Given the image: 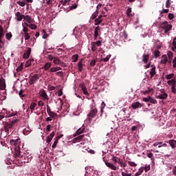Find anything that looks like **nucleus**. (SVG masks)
<instances>
[{
    "mask_svg": "<svg viewBox=\"0 0 176 176\" xmlns=\"http://www.w3.org/2000/svg\"><path fill=\"white\" fill-rule=\"evenodd\" d=\"M159 28L160 31H163V30H164V34H167V32L173 28V25L168 24V22L167 21H164L160 25Z\"/></svg>",
    "mask_w": 176,
    "mask_h": 176,
    "instance_id": "obj_1",
    "label": "nucleus"
},
{
    "mask_svg": "<svg viewBox=\"0 0 176 176\" xmlns=\"http://www.w3.org/2000/svg\"><path fill=\"white\" fill-rule=\"evenodd\" d=\"M98 112L97 108H91L89 113L87 114V120L91 122V120L94 118L95 116H97Z\"/></svg>",
    "mask_w": 176,
    "mask_h": 176,
    "instance_id": "obj_2",
    "label": "nucleus"
},
{
    "mask_svg": "<svg viewBox=\"0 0 176 176\" xmlns=\"http://www.w3.org/2000/svg\"><path fill=\"white\" fill-rule=\"evenodd\" d=\"M40 76L38 74H35L33 76L30 77L29 84L30 85H35L38 80H39Z\"/></svg>",
    "mask_w": 176,
    "mask_h": 176,
    "instance_id": "obj_3",
    "label": "nucleus"
},
{
    "mask_svg": "<svg viewBox=\"0 0 176 176\" xmlns=\"http://www.w3.org/2000/svg\"><path fill=\"white\" fill-rule=\"evenodd\" d=\"M53 63L55 65H60V67H63L64 68L68 67L65 63L60 61L58 58H54Z\"/></svg>",
    "mask_w": 176,
    "mask_h": 176,
    "instance_id": "obj_4",
    "label": "nucleus"
},
{
    "mask_svg": "<svg viewBox=\"0 0 176 176\" xmlns=\"http://www.w3.org/2000/svg\"><path fill=\"white\" fill-rule=\"evenodd\" d=\"M102 160L104 162L106 166H107L109 168H111V170H113L114 171L118 170V168L113 164L105 161V157H102Z\"/></svg>",
    "mask_w": 176,
    "mask_h": 176,
    "instance_id": "obj_5",
    "label": "nucleus"
},
{
    "mask_svg": "<svg viewBox=\"0 0 176 176\" xmlns=\"http://www.w3.org/2000/svg\"><path fill=\"white\" fill-rule=\"evenodd\" d=\"M64 135L61 134L58 135L56 138H54V144L52 146V148L53 149H54L56 146H57V144H58V140H60V138H62V137H63Z\"/></svg>",
    "mask_w": 176,
    "mask_h": 176,
    "instance_id": "obj_6",
    "label": "nucleus"
},
{
    "mask_svg": "<svg viewBox=\"0 0 176 176\" xmlns=\"http://www.w3.org/2000/svg\"><path fill=\"white\" fill-rule=\"evenodd\" d=\"M80 87L81 90H82L85 96H89V92L87 91V88L86 87V85H85V83L83 82L80 83Z\"/></svg>",
    "mask_w": 176,
    "mask_h": 176,
    "instance_id": "obj_7",
    "label": "nucleus"
},
{
    "mask_svg": "<svg viewBox=\"0 0 176 176\" xmlns=\"http://www.w3.org/2000/svg\"><path fill=\"white\" fill-rule=\"evenodd\" d=\"M167 83L168 85V86L170 87V89H173V87H176V80H175V78L169 80L167 81Z\"/></svg>",
    "mask_w": 176,
    "mask_h": 176,
    "instance_id": "obj_8",
    "label": "nucleus"
},
{
    "mask_svg": "<svg viewBox=\"0 0 176 176\" xmlns=\"http://www.w3.org/2000/svg\"><path fill=\"white\" fill-rule=\"evenodd\" d=\"M84 137H85V135H80L79 136L74 138L72 140L73 143L76 144V142H80V141L83 140Z\"/></svg>",
    "mask_w": 176,
    "mask_h": 176,
    "instance_id": "obj_9",
    "label": "nucleus"
},
{
    "mask_svg": "<svg viewBox=\"0 0 176 176\" xmlns=\"http://www.w3.org/2000/svg\"><path fill=\"white\" fill-rule=\"evenodd\" d=\"M168 61V59L167 58V55L166 54L162 55V56L161 57L160 64H163L164 65H166Z\"/></svg>",
    "mask_w": 176,
    "mask_h": 176,
    "instance_id": "obj_10",
    "label": "nucleus"
},
{
    "mask_svg": "<svg viewBox=\"0 0 176 176\" xmlns=\"http://www.w3.org/2000/svg\"><path fill=\"white\" fill-rule=\"evenodd\" d=\"M167 97H168V94H167V93L160 94L156 96L159 100H167Z\"/></svg>",
    "mask_w": 176,
    "mask_h": 176,
    "instance_id": "obj_11",
    "label": "nucleus"
},
{
    "mask_svg": "<svg viewBox=\"0 0 176 176\" xmlns=\"http://www.w3.org/2000/svg\"><path fill=\"white\" fill-rule=\"evenodd\" d=\"M101 31V27L97 26L94 30V39L95 41L97 40V38H98V32Z\"/></svg>",
    "mask_w": 176,
    "mask_h": 176,
    "instance_id": "obj_12",
    "label": "nucleus"
},
{
    "mask_svg": "<svg viewBox=\"0 0 176 176\" xmlns=\"http://www.w3.org/2000/svg\"><path fill=\"white\" fill-rule=\"evenodd\" d=\"M31 47H28V50L23 54V58H30V56H31Z\"/></svg>",
    "mask_w": 176,
    "mask_h": 176,
    "instance_id": "obj_13",
    "label": "nucleus"
},
{
    "mask_svg": "<svg viewBox=\"0 0 176 176\" xmlns=\"http://www.w3.org/2000/svg\"><path fill=\"white\" fill-rule=\"evenodd\" d=\"M15 16L16 17L17 21H21L23 20V19H24V14H21V12H17L15 14Z\"/></svg>",
    "mask_w": 176,
    "mask_h": 176,
    "instance_id": "obj_14",
    "label": "nucleus"
},
{
    "mask_svg": "<svg viewBox=\"0 0 176 176\" xmlns=\"http://www.w3.org/2000/svg\"><path fill=\"white\" fill-rule=\"evenodd\" d=\"M151 67H152V69L150 71V75L151 79H152V78H153V76L156 75V67L153 66V65H152Z\"/></svg>",
    "mask_w": 176,
    "mask_h": 176,
    "instance_id": "obj_15",
    "label": "nucleus"
},
{
    "mask_svg": "<svg viewBox=\"0 0 176 176\" xmlns=\"http://www.w3.org/2000/svg\"><path fill=\"white\" fill-rule=\"evenodd\" d=\"M131 107L133 109H137V108H141L142 107V104L140 103L139 102H133L131 104Z\"/></svg>",
    "mask_w": 176,
    "mask_h": 176,
    "instance_id": "obj_16",
    "label": "nucleus"
},
{
    "mask_svg": "<svg viewBox=\"0 0 176 176\" xmlns=\"http://www.w3.org/2000/svg\"><path fill=\"white\" fill-rule=\"evenodd\" d=\"M54 137V133H51L50 135L47 136L46 142L47 144H50V142H52V140H53Z\"/></svg>",
    "mask_w": 176,
    "mask_h": 176,
    "instance_id": "obj_17",
    "label": "nucleus"
},
{
    "mask_svg": "<svg viewBox=\"0 0 176 176\" xmlns=\"http://www.w3.org/2000/svg\"><path fill=\"white\" fill-rule=\"evenodd\" d=\"M6 89V85L5 84V80L0 78V89L5 90Z\"/></svg>",
    "mask_w": 176,
    "mask_h": 176,
    "instance_id": "obj_18",
    "label": "nucleus"
},
{
    "mask_svg": "<svg viewBox=\"0 0 176 176\" xmlns=\"http://www.w3.org/2000/svg\"><path fill=\"white\" fill-rule=\"evenodd\" d=\"M168 144L170 145L172 149H174L176 148V140H170L168 141Z\"/></svg>",
    "mask_w": 176,
    "mask_h": 176,
    "instance_id": "obj_19",
    "label": "nucleus"
},
{
    "mask_svg": "<svg viewBox=\"0 0 176 176\" xmlns=\"http://www.w3.org/2000/svg\"><path fill=\"white\" fill-rule=\"evenodd\" d=\"M142 61L144 64H146L149 61V54L143 55Z\"/></svg>",
    "mask_w": 176,
    "mask_h": 176,
    "instance_id": "obj_20",
    "label": "nucleus"
},
{
    "mask_svg": "<svg viewBox=\"0 0 176 176\" xmlns=\"http://www.w3.org/2000/svg\"><path fill=\"white\" fill-rule=\"evenodd\" d=\"M98 9L92 14L91 16V20H95V19L97 18V16H98Z\"/></svg>",
    "mask_w": 176,
    "mask_h": 176,
    "instance_id": "obj_21",
    "label": "nucleus"
},
{
    "mask_svg": "<svg viewBox=\"0 0 176 176\" xmlns=\"http://www.w3.org/2000/svg\"><path fill=\"white\" fill-rule=\"evenodd\" d=\"M36 102H32L31 104H30V110H31V112H32H32H34V111H35V108H36Z\"/></svg>",
    "mask_w": 176,
    "mask_h": 176,
    "instance_id": "obj_22",
    "label": "nucleus"
},
{
    "mask_svg": "<svg viewBox=\"0 0 176 176\" xmlns=\"http://www.w3.org/2000/svg\"><path fill=\"white\" fill-rule=\"evenodd\" d=\"M62 68L60 67H52L50 70L51 72H57V71H61Z\"/></svg>",
    "mask_w": 176,
    "mask_h": 176,
    "instance_id": "obj_23",
    "label": "nucleus"
},
{
    "mask_svg": "<svg viewBox=\"0 0 176 176\" xmlns=\"http://www.w3.org/2000/svg\"><path fill=\"white\" fill-rule=\"evenodd\" d=\"M23 19L24 20H25V21H27L29 23H32V19H31V16H30V15H26V16L24 15Z\"/></svg>",
    "mask_w": 176,
    "mask_h": 176,
    "instance_id": "obj_24",
    "label": "nucleus"
},
{
    "mask_svg": "<svg viewBox=\"0 0 176 176\" xmlns=\"http://www.w3.org/2000/svg\"><path fill=\"white\" fill-rule=\"evenodd\" d=\"M126 14L128 17H133V16H134V14L131 13V8H129L126 10Z\"/></svg>",
    "mask_w": 176,
    "mask_h": 176,
    "instance_id": "obj_25",
    "label": "nucleus"
},
{
    "mask_svg": "<svg viewBox=\"0 0 176 176\" xmlns=\"http://www.w3.org/2000/svg\"><path fill=\"white\" fill-rule=\"evenodd\" d=\"M19 140H20V138H17V139H12L10 140V143L11 145H16L17 144V142H19Z\"/></svg>",
    "mask_w": 176,
    "mask_h": 176,
    "instance_id": "obj_26",
    "label": "nucleus"
},
{
    "mask_svg": "<svg viewBox=\"0 0 176 176\" xmlns=\"http://www.w3.org/2000/svg\"><path fill=\"white\" fill-rule=\"evenodd\" d=\"M41 97L44 98V100H49V96H47V94L44 90L41 91Z\"/></svg>",
    "mask_w": 176,
    "mask_h": 176,
    "instance_id": "obj_27",
    "label": "nucleus"
},
{
    "mask_svg": "<svg viewBox=\"0 0 176 176\" xmlns=\"http://www.w3.org/2000/svg\"><path fill=\"white\" fill-rule=\"evenodd\" d=\"M109 58H111V55H107L105 58H102L100 61H104V63H108L109 61Z\"/></svg>",
    "mask_w": 176,
    "mask_h": 176,
    "instance_id": "obj_28",
    "label": "nucleus"
},
{
    "mask_svg": "<svg viewBox=\"0 0 176 176\" xmlns=\"http://www.w3.org/2000/svg\"><path fill=\"white\" fill-rule=\"evenodd\" d=\"M78 71L82 72L83 71V64H82V61H80L78 64Z\"/></svg>",
    "mask_w": 176,
    "mask_h": 176,
    "instance_id": "obj_29",
    "label": "nucleus"
},
{
    "mask_svg": "<svg viewBox=\"0 0 176 176\" xmlns=\"http://www.w3.org/2000/svg\"><path fill=\"white\" fill-rule=\"evenodd\" d=\"M50 67H52V63H45V65H44L45 71L49 70V68H50Z\"/></svg>",
    "mask_w": 176,
    "mask_h": 176,
    "instance_id": "obj_30",
    "label": "nucleus"
},
{
    "mask_svg": "<svg viewBox=\"0 0 176 176\" xmlns=\"http://www.w3.org/2000/svg\"><path fill=\"white\" fill-rule=\"evenodd\" d=\"M85 126H82L81 128H79L76 131V133H86V131H85Z\"/></svg>",
    "mask_w": 176,
    "mask_h": 176,
    "instance_id": "obj_31",
    "label": "nucleus"
},
{
    "mask_svg": "<svg viewBox=\"0 0 176 176\" xmlns=\"http://www.w3.org/2000/svg\"><path fill=\"white\" fill-rule=\"evenodd\" d=\"M124 170H125V172L121 173V175L122 176H131V173H129V170H126V168H124Z\"/></svg>",
    "mask_w": 176,
    "mask_h": 176,
    "instance_id": "obj_32",
    "label": "nucleus"
},
{
    "mask_svg": "<svg viewBox=\"0 0 176 176\" xmlns=\"http://www.w3.org/2000/svg\"><path fill=\"white\" fill-rule=\"evenodd\" d=\"M154 57L155 58H157V57H160V52L157 50L154 51Z\"/></svg>",
    "mask_w": 176,
    "mask_h": 176,
    "instance_id": "obj_33",
    "label": "nucleus"
},
{
    "mask_svg": "<svg viewBox=\"0 0 176 176\" xmlns=\"http://www.w3.org/2000/svg\"><path fill=\"white\" fill-rule=\"evenodd\" d=\"M144 173V168H140L139 170L135 174V176H140L141 173Z\"/></svg>",
    "mask_w": 176,
    "mask_h": 176,
    "instance_id": "obj_34",
    "label": "nucleus"
},
{
    "mask_svg": "<svg viewBox=\"0 0 176 176\" xmlns=\"http://www.w3.org/2000/svg\"><path fill=\"white\" fill-rule=\"evenodd\" d=\"M127 163L130 167H137V164H135L134 162L128 161Z\"/></svg>",
    "mask_w": 176,
    "mask_h": 176,
    "instance_id": "obj_35",
    "label": "nucleus"
},
{
    "mask_svg": "<svg viewBox=\"0 0 176 176\" xmlns=\"http://www.w3.org/2000/svg\"><path fill=\"white\" fill-rule=\"evenodd\" d=\"M173 78H174V74H170L166 76V79H167V80H170V79H173Z\"/></svg>",
    "mask_w": 176,
    "mask_h": 176,
    "instance_id": "obj_36",
    "label": "nucleus"
},
{
    "mask_svg": "<svg viewBox=\"0 0 176 176\" xmlns=\"http://www.w3.org/2000/svg\"><path fill=\"white\" fill-rule=\"evenodd\" d=\"M112 160H113V162H115L116 163H119V162L120 161V159L118 157L113 156Z\"/></svg>",
    "mask_w": 176,
    "mask_h": 176,
    "instance_id": "obj_37",
    "label": "nucleus"
},
{
    "mask_svg": "<svg viewBox=\"0 0 176 176\" xmlns=\"http://www.w3.org/2000/svg\"><path fill=\"white\" fill-rule=\"evenodd\" d=\"M95 25H100V24L101 23V22L102 21V19H95Z\"/></svg>",
    "mask_w": 176,
    "mask_h": 176,
    "instance_id": "obj_38",
    "label": "nucleus"
},
{
    "mask_svg": "<svg viewBox=\"0 0 176 176\" xmlns=\"http://www.w3.org/2000/svg\"><path fill=\"white\" fill-rule=\"evenodd\" d=\"M91 45H95L96 46H101L102 44L101 41H98L96 42H92Z\"/></svg>",
    "mask_w": 176,
    "mask_h": 176,
    "instance_id": "obj_39",
    "label": "nucleus"
},
{
    "mask_svg": "<svg viewBox=\"0 0 176 176\" xmlns=\"http://www.w3.org/2000/svg\"><path fill=\"white\" fill-rule=\"evenodd\" d=\"M167 56H168V58H173V57H174V54H173V52H171V51H168Z\"/></svg>",
    "mask_w": 176,
    "mask_h": 176,
    "instance_id": "obj_40",
    "label": "nucleus"
},
{
    "mask_svg": "<svg viewBox=\"0 0 176 176\" xmlns=\"http://www.w3.org/2000/svg\"><path fill=\"white\" fill-rule=\"evenodd\" d=\"M20 153H21L20 149L18 148L15 150L14 155L16 156V157H19L20 156Z\"/></svg>",
    "mask_w": 176,
    "mask_h": 176,
    "instance_id": "obj_41",
    "label": "nucleus"
},
{
    "mask_svg": "<svg viewBox=\"0 0 176 176\" xmlns=\"http://www.w3.org/2000/svg\"><path fill=\"white\" fill-rule=\"evenodd\" d=\"M16 3L21 6V8H24L25 6V1H17Z\"/></svg>",
    "mask_w": 176,
    "mask_h": 176,
    "instance_id": "obj_42",
    "label": "nucleus"
},
{
    "mask_svg": "<svg viewBox=\"0 0 176 176\" xmlns=\"http://www.w3.org/2000/svg\"><path fill=\"white\" fill-rule=\"evenodd\" d=\"M6 137H8V133H1L0 138L1 140H3V138H6Z\"/></svg>",
    "mask_w": 176,
    "mask_h": 176,
    "instance_id": "obj_43",
    "label": "nucleus"
},
{
    "mask_svg": "<svg viewBox=\"0 0 176 176\" xmlns=\"http://www.w3.org/2000/svg\"><path fill=\"white\" fill-rule=\"evenodd\" d=\"M24 37H25V41H28L30 40V38H31V36L28 33H24Z\"/></svg>",
    "mask_w": 176,
    "mask_h": 176,
    "instance_id": "obj_44",
    "label": "nucleus"
},
{
    "mask_svg": "<svg viewBox=\"0 0 176 176\" xmlns=\"http://www.w3.org/2000/svg\"><path fill=\"white\" fill-rule=\"evenodd\" d=\"M49 116H50V118H57V113L52 111L51 113H50Z\"/></svg>",
    "mask_w": 176,
    "mask_h": 176,
    "instance_id": "obj_45",
    "label": "nucleus"
},
{
    "mask_svg": "<svg viewBox=\"0 0 176 176\" xmlns=\"http://www.w3.org/2000/svg\"><path fill=\"white\" fill-rule=\"evenodd\" d=\"M19 95L20 96L21 98H23V97H25V95L24 94V90L21 89Z\"/></svg>",
    "mask_w": 176,
    "mask_h": 176,
    "instance_id": "obj_46",
    "label": "nucleus"
},
{
    "mask_svg": "<svg viewBox=\"0 0 176 176\" xmlns=\"http://www.w3.org/2000/svg\"><path fill=\"white\" fill-rule=\"evenodd\" d=\"M149 102H151V104H157V100H156V99L150 98Z\"/></svg>",
    "mask_w": 176,
    "mask_h": 176,
    "instance_id": "obj_47",
    "label": "nucleus"
},
{
    "mask_svg": "<svg viewBox=\"0 0 176 176\" xmlns=\"http://www.w3.org/2000/svg\"><path fill=\"white\" fill-rule=\"evenodd\" d=\"M29 28H31V30H36V25L30 24Z\"/></svg>",
    "mask_w": 176,
    "mask_h": 176,
    "instance_id": "obj_48",
    "label": "nucleus"
},
{
    "mask_svg": "<svg viewBox=\"0 0 176 176\" xmlns=\"http://www.w3.org/2000/svg\"><path fill=\"white\" fill-rule=\"evenodd\" d=\"M23 32H24V34H28V28L23 25Z\"/></svg>",
    "mask_w": 176,
    "mask_h": 176,
    "instance_id": "obj_49",
    "label": "nucleus"
},
{
    "mask_svg": "<svg viewBox=\"0 0 176 176\" xmlns=\"http://www.w3.org/2000/svg\"><path fill=\"white\" fill-rule=\"evenodd\" d=\"M6 38L8 39V41H10V38H12V33H7L6 34Z\"/></svg>",
    "mask_w": 176,
    "mask_h": 176,
    "instance_id": "obj_50",
    "label": "nucleus"
},
{
    "mask_svg": "<svg viewBox=\"0 0 176 176\" xmlns=\"http://www.w3.org/2000/svg\"><path fill=\"white\" fill-rule=\"evenodd\" d=\"M31 65H32V63H31V60H27V62L25 63V67H31Z\"/></svg>",
    "mask_w": 176,
    "mask_h": 176,
    "instance_id": "obj_51",
    "label": "nucleus"
},
{
    "mask_svg": "<svg viewBox=\"0 0 176 176\" xmlns=\"http://www.w3.org/2000/svg\"><path fill=\"white\" fill-rule=\"evenodd\" d=\"M171 6V2H170V0H167L166 2V8H168Z\"/></svg>",
    "mask_w": 176,
    "mask_h": 176,
    "instance_id": "obj_52",
    "label": "nucleus"
},
{
    "mask_svg": "<svg viewBox=\"0 0 176 176\" xmlns=\"http://www.w3.org/2000/svg\"><path fill=\"white\" fill-rule=\"evenodd\" d=\"M138 129V126H133L131 129V131H137V130Z\"/></svg>",
    "mask_w": 176,
    "mask_h": 176,
    "instance_id": "obj_53",
    "label": "nucleus"
},
{
    "mask_svg": "<svg viewBox=\"0 0 176 176\" xmlns=\"http://www.w3.org/2000/svg\"><path fill=\"white\" fill-rule=\"evenodd\" d=\"M91 50L93 51V52H96V50H97V47L96 46V45L95 44H91Z\"/></svg>",
    "mask_w": 176,
    "mask_h": 176,
    "instance_id": "obj_54",
    "label": "nucleus"
},
{
    "mask_svg": "<svg viewBox=\"0 0 176 176\" xmlns=\"http://www.w3.org/2000/svg\"><path fill=\"white\" fill-rule=\"evenodd\" d=\"M96 66V60H92L91 62H90V67H95Z\"/></svg>",
    "mask_w": 176,
    "mask_h": 176,
    "instance_id": "obj_55",
    "label": "nucleus"
},
{
    "mask_svg": "<svg viewBox=\"0 0 176 176\" xmlns=\"http://www.w3.org/2000/svg\"><path fill=\"white\" fill-rule=\"evenodd\" d=\"M168 17L169 20H173V19H174V14L169 13L168 15Z\"/></svg>",
    "mask_w": 176,
    "mask_h": 176,
    "instance_id": "obj_56",
    "label": "nucleus"
},
{
    "mask_svg": "<svg viewBox=\"0 0 176 176\" xmlns=\"http://www.w3.org/2000/svg\"><path fill=\"white\" fill-rule=\"evenodd\" d=\"M17 122H19V119H14L12 121H10V123L14 125L15 123H17Z\"/></svg>",
    "mask_w": 176,
    "mask_h": 176,
    "instance_id": "obj_57",
    "label": "nucleus"
},
{
    "mask_svg": "<svg viewBox=\"0 0 176 176\" xmlns=\"http://www.w3.org/2000/svg\"><path fill=\"white\" fill-rule=\"evenodd\" d=\"M43 32L44 34V35L43 36V38L46 39V38H47L48 36V34L46 33V31H45V30H43Z\"/></svg>",
    "mask_w": 176,
    "mask_h": 176,
    "instance_id": "obj_58",
    "label": "nucleus"
},
{
    "mask_svg": "<svg viewBox=\"0 0 176 176\" xmlns=\"http://www.w3.org/2000/svg\"><path fill=\"white\" fill-rule=\"evenodd\" d=\"M171 93L173 94H176V87H173V88H170Z\"/></svg>",
    "mask_w": 176,
    "mask_h": 176,
    "instance_id": "obj_59",
    "label": "nucleus"
},
{
    "mask_svg": "<svg viewBox=\"0 0 176 176\" xmlns=\"http://www.w3.org/2000/svg\"><path fill=\"white\" fill-rule=\"evenodd\" d=\"M78 57H79V56H78V54H76V55H74V56H73V58H74V63H76V61H78Z\"/></svg>",
    "mask_w": 176,
    "mask_h": 176,
    "instance_id": "obj_60",
    "label": "nucleus"
},
{
    "mask_svg": "<svg viewBox=\"0 0 176 176\" xmlns=\"http://www.w3.org/2000/svg\"><path fill=\"white\" fill-rule=\"evenodd\" d=\"M38 107H43L45 105V102H43L42 100L38 101Z\"/></svg>",
    "mask_w": 176,
    "mask_h": 176,
    "instance_id": "obj_61",
    "label": "nucleus"
},
{
    "mask_svg": "<svg viewBox=\"0 0 176 176\" xmlns=\"http://www.w3.org/2000/svg\"><path fill=\"white\" fill-rule=\"evenodd\" d=\"M173 46L175 47V49H176V37H175L173 40Z\"/></svg>",
    "mask_w": 176,
    "mask_h": 176,
    "instance_id": "obj_62",
    "label": "nucleus"
},
{
    "mask_svg": "<svg viewBox=\"0 0 176 176\" xmlns=\"http://www.w3.org/2000/svg\"><path fill=\"white\" fill-rule=\"evenodd\" d=\"M12 127H13L12 124H11L10 122L7 124L6 129H12Z\"/></svg>",
    "mask_w": 176,
    "mask_h": 176,
    "instance_id": "obj_63",
    "label": "nucleus"
},
{
    "mask_svg": "<svg viewBox=\"0 0 176 176\" xmlns=\"http://www.w3.org/2000/svg\"><path fill=\"white\" fill-rule=\"evenodd\" d=\"M118 164L120 166V167H123V164H124V162H123V160H120Z\"/></svg>",
    "mask_w": 176,
    "mask_h": 176,
    "instance_id": "obj_64",
    "label": "nucleus"
}]
</instances>
